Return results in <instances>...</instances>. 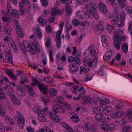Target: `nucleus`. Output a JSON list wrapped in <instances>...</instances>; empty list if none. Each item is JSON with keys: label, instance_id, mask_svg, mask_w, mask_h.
I'll use <instances>...</instances> for the list:
<instances>
[{"label": "nucleus", "instance_id": "3c124183", "mask_svg": "<svg viewBox=\"0 0 132 132\" xmlns=\"http://www.w3.org/2000/svg\"><path fill=\"white\" fill-rule=\"evenodd\" d=\"M40 99L44 103L45 105H46L47 104V103L50 102L48 98L43 96L40 97Z\"/></svg>", "mask_w": 132, "mask_h": 132}, {"label": "nucleus", "instance_id": "bf43d9fd", "mask_svg": "<svg viewBox=\"0 0 132 132\" xmlns=\"http://www.w3.org/2000/svg\"><path fill=\"white\" fill-rule=\"evenodd\" d=\"M108 129L109 131H111L113 130L114 128L115 125L113 123H109L108 124Z\"/></svg>", "mask_w": 132, "mask_h": 132}, {"label": "nucleus", "instance_id": "39448f33", "mask_svg": "<svg viewBox=\"0 0 132 132\" xmlns=\"http://www.w3.org/2000/svg\"><path fill=\"white\" fill-rule=\"evenodd\" d=\"M15 116L16 117L17 124L20 129H22L24 128L25 122L23 117L18 111H15Z\"/></svg>", "mask_w": 132, "mask_h": 132}, {"label": "nucleus", "instance_id": "ddd939ff", "mask_svg": "<svg viewBox=\"0 0 132 132\" xmlns=\"http://www.w3.org/2000/svg\"><path fill=\"white\" fill-rule=\"evenodd\" d=\"M84 14V11L79 10L75 12V15L78 19H87L88 17L87 15L84 16L83 15Z\"/></svg>", "mask_w": 132, "mask_h": 132}, {"label": "nucleus", "instance_id": "412c9836", "mask_svg": "<svg viewBox=\"0 0 132 132\" xmlns=\"http://www.w3.org/2000/svg\"><path fill=\"white\" fill-rule=\"evenodd\" d=\"M126 17V14L122 13L121 14L120 17V24H117V26L119 28H121L124 26L125 24L124 23Z\"/></svg>", "mask_w": 132, "mask_h": 132}, {"label": "nucleus", "instance_id": "0e129e2a", "mask_svg": "<svg viewBox=\"0 0 132 132\" xmlns=\"http://www.w3.org/2000/svg\"><path fill=\"white\" fill-rule=\"evenodd\" d=\"M91 98L88 96H85L84 98V101L86 103H89L91 101Z\"/></svg>", "mask_w": 132, "mask_h": 132}, {"label": "nucleus", "instance_id": "7ed1b4c3", "mask_svg": "<svg viewBox=\"0 0 132 132\" xmlns=\"http://www.w3.org/2000/svg\"><path fill=\"white\" fill-rule=\"evenodd\" d=\"M124 31L120 29H117L114 30V37L115 39L114 43L116 47L117 50L120 48V45L121 43V37L119 34H123Z\"/></svg>", "mask_w": 132, "mask_h": 132}, {"label": "nucleus", "instance_id": "37998d69", "mask_svg": "<svg viewBox=\"0 0 132 132\" xmlns=\"http://www.w3.org/2000/svg\"><path fill=\"white\" fill-rule=\"evenodd\" d=\"M10 13L13 16H15L17 18H18L20 16V15L19 13L15 9H13V11H12Z\"/></svg>", "mask_w": 132, "mask_h": 132}, {"label": "nucleus", "instance_id": "58836bf2", "mask_svg": "<svg viewBox=\"0 0 132 132\" xmlns=\"http://www.w3.org/2000/svg\"><path fill=\"white\" fill-rule=\"evenodd\" d=\"M63 100V98L62 97L58 96L54 98V101L55 103H60Z\"/></svg>", "mask_w": 132, "mask_h": 132}, {"label": "nucleus", "instance_id": "6ab92c4d", "mask_svg": "<svg viewBox=\"0 0 132 132\" xmlns=\"http://www.w3.org/2000/svg\"><path fill=\"white\" fill-rule=\"evenodd\" d=\"M98 8L100 11L104 13L107 12V10L105 6L101 2L98 3Z\"/></svg>", "mask_w": 132, "mask_h": 132}, {"label": "nucleus", "instance_id": "338daca9", "mask_svg": "<svg viewBox=\"0 0 132 132\" xmlns=\"http://www.w3.org/2000/svg\"><path fill=\"white\" fill-rule=\"evenodd\" d=\"M63 105L66 108L69 110L71 109V106L70 104L67 103H64Z\"/></svg>", "mask_w": 132, "mask_h": 132}, {"label": "nucleus", "instance_id": "e2e57ef3", "mask_svg": "<svg viewBox=\"0 0 132 132\" xmlns=\"http://www.w3.org/2000/svg\"><path fill=\"white\" fill-rule=\"evenodd\" d=\"M65 24L67 31H69L71 29L72 27V26L71 25H70L68 22H67L65 23Z\"/></svg>", "mask_w": 132, "mask_h": 132}, {"label": "nucleus", "instance_id": "774afa93", "mask_svg": "<svg viewBox=\"0 0 132 132\" xmlns=\"http://www.w3.org/2000/svg\"><path fill=\"white\" fill-rule=\"evenodd\" d=\"M126 10L127 12L129 14L132 13V7L131 6L127 7L126 8Z\"/></svg>", "mask_w": 132, "mask_h": 132}, {"label": "nucleus", "instance_id": "9d476101", "mask_svg": "<svg viewBox=\"0 0 132 132\" xmlns=\"http://www.w3.org/2000/svg\"><path fill=\"white\" fill-rule=\"evenodd\" d=\"M47 114L48 117L55 122L59 123L61 122V119L57 115L50 112H48Z\"/></svg>", "mask_w": 132, "mask_h": 132}, {"label": "nucleus", "instance_id": "f257e3e1", "mask_svg": "<svg viewBox=\"0 0 132 132\" xmlns=\"http://www.w3.org/2000/svg\"><path fill=\"white\" fill-rule=\"evenodd\" d=\"M97 58L95 57L93 59H90L89 58L84 59L83 62L84 65L85 66L84 68L82 66H81L80 68V74L84 71L85 73L88 72L90 68V67H95L97 64Z\"/></svg>", "mask_w": 132, "mask_h": 132}, {"label": "nucleus", "instance_id": "1a4fd4ad", "mask_svg": "<svg viewBox=\"0 0 132 132\" xmlns=\"http://www.w3.org/2000/svg\"><path fill=\"white\" fill-rule=\"evenodd\" d=\"M10 98L13 103L16 105L19 106L21 104V101L20 99L13 94L10 95Z\"/></svg>", "mask_w": 132, "mask_h": 132}, {"label": "nucleus", "instance_id": "0eeeda50", "mask_svg": "<svg viewBox=\"0 0 132 132\" xmlns=\"http://www.w3.org/2000/svg\"><path fill=\"white\" fill-rule=\"evenodd\" d=\"M1 13L2 16L3 21L7 23L10 22L11 19L9 16L7 12L5 10H2Z\"/></svg>", "mask_w": 132, "mask_h": 132}, {"label": "nucleus", "instance_id": "393cba45", "mask_svg": "<svg viewBox=\"0 0 132 132\" xmlns=\"http://www.w3.org/2000/svg\"><path fill=\"white\" fill-rule=\"evenodd\" d=\"M28 42H26L25 44H24L23 42V43H20V47L25 55L26 54V50H27V46L28 45Z\"/></svg>", "mask_w": 132, "mask_h": 132}, {"label": "nucleus", "instance_id": "20e7f679", "mask_svg": "<svg viewBox=\"0 0 132 132\" xmlns=\"http://www.w3.org/2000/svg\"><path fill=\"white\" fill-rule=\"evenodd\" d=\"M31 85L33 86L37 85L40 90L43 93L45 94H47L48 90L47 87L42 84H39L38 81L36 79H33L31 82Z\"/></svg>", "mask_w": 132, "mask_h": 132}, {"label": "nucleus", "instance_id": "2f4dec72", "mask_svg": "<svg viewBox=\"0 0 132 132\" xmlns=\"http://www.w3.org/2000/svg\"><path fill=\"white\" fill-rule=\"evenodd\" d=\"M37 21L42 26L45 25L47 23V20L43 19L41 17H39L38 18Z\"/></svg>", "mask_w": 132, "mask_h": 132}, {"label": "nucleus", "instance_id": "c85d7f7f", "mask_svg": "<svg viewBox=\"0 0 132 132\" xmlns=\"http://www.w3.org/2000/svg\"><path fill=\"white\" fill-rule=\"evenodd\" d=\"M93 47H94V45H90L89 46V48L90 50V53L92 56H95L97 54L96 51L92 48Z\"/></svg>", "mask_w": 132, "mask_h": 132}, {"label": "nucleus", "instance_id": "ea45409f", "mask_svg": "<svg viewBox=\"0 0 132 132\" xmlns=\"http://www.w3.org/2000/svg\"><path fill=\"white\" fill-rule=\"evenodd\" d=\"M57 92V90L53 88H52L50 89L49 92V94L51 97H53L56 95Z\"/></svg>", "mask_w": 132, "mask_h": 132}, {"label": "nucleus", "instance_id": "bb28decb", "mask_svg": "<svg viewBox=\"0 0 132 132\" xmlns=\"http://www.w3.org/2000/svg\"><path fill=\"white\" fill-rule=\"evenodd\" d=\"M71 72H75L77 71L78 70V68L77 66L75 64H72L69 66Z\"/></svg>", "mask_w": 132, "mask_h": 132}, {"label": "nucleus", "instance_id": "de8ad7c7", "mask_svg": "<svg viewBox=\"0 0 132 132\" xmlns=\"http://www.w3.org/2000/svg\"><path fill=\"white\" fill-rule=\"evenodd\" d=\"M72 8L71 6L66 7V12L67 15H70L71 14L72 12Z\"/></svg>", "mask_w": 132, "mask_h": 132}, {"label": "nucleus", "instance_id": "a878e982", "mask_svg": "<svg viewBox=\"0 0 132 132\" xmlns=\"http://www.w3.org/2000/svg\"><path fill=\"white\" fill-rule=\"evenodd\" d=\"M125 113L123 111H120L115 112L112 114L113 118H118L123 116Z\"/></svg>", "mask_w": 132, "mask_h": 132}, {"label": "nucleus", "instance_id": "f03ea898", "mask_svg": "<svg viewBox=\"0 0 132 132\" xmlns=\"http://www.w3.org/2000/svg\"><path fill=\"white\" fill-rule=\"evenodd\" d=\"M30 38H33L34 42L31 41L27 46V50L29 51L31 53L32 55L35 54L37 52L40 51V48L38 42L35 41L37 37L35 36L32 35L30 37Z\"/></svg>", "mask_w": 132, "mask_h": 132}, {"label": "nucleus", "instance_id": "a18cd8bd", "mask_svg": "<svg viewBox=\"0 0 132 132\" xmlns=\"http://www.w3.org/2000/svg\"><path fill=\"white\" fill-rule=\"evenodd\" d=\"M104 110H103V112L106 111L108 113L112 112L113 110V108L110 106H107L106 108H104Z\"/></svg>", "mask_w": 132, "mask_h": 132}, {"label": "nucleus", "instance_id": "7c9ffc66", "mask_svg": "<svg viewBox=\"0 0 132 132\" xmlns=\"http://www.w3.org/2000/svg\"><path fill=\"white\" fill-rule=\"evenodd\" d=\"M3 29L8 35H10L11 34V29L9 24L5 25L3 28Z\"/></svg>", "mask_w": 132, "mask_h": 132}, {"label": "nucleus", "instance_id": "dca6fc26", "mask_svg": "<svg viewBox=\"0 0 132 132\" xmlns=\"http://www.w3.org/2000/svg\"><path fill=\"white\" fill-rule=\"evenodd\" d=\"M50 12L52 15L55 16L56 15L61 14L62 11L57 8H51L50 9Z\"/></svg>", "mask_w": 132, "mask_h": 132}, {"label": "nucleus", "instance_id": "423d86ee", "mask_svg": "<svg viewBox=\"0 0 132 132\" xmlns=\"http://www.w3.org/2000/svg\"><path fill=\"white\" fill-rule=\"evenodd\" d=\"M95 7L96 5L95 4L89 2L85 4L84 10L86 9L87 12L91 14L96 10Z\"/></svg>", "mask_w": 132, "mask_h": 132}, {"label": "nucleus", "instance_id": "864d4df0", "mask_svg": "<svg viewBox=\"0 0 132 132\" xmlns=\"http://www.w3.org/2000/svg\"><path fill=\"white\" fill-rule=\"evenodd\" d=\"M49 53L50 60L51 62H52L54 61L52 51L51 50H50L49 51Z\"/></svg>", "mask_w": 132, "mask_h": 132}, {"label": "nucleus", "instance_id": "79ce46f5", "mask_svg": "<svg viewBox=\"0 0 132 132\" xmlns=\"http://www.w3.org/2000/svg\"><path fill=\"white\" fill-rule=\"evenodd\" d=\"M16 30L17 34L18 36L21 38L23 37V33L22 29L21 28H20L16 29Z\"/></svg>", "mask_w": 132, "mask_h": 132}, {"label": "nucleus", "instance_id": "c03bdc74", "mask_svg": "<svg viewBox=\"0 0 132 132\" xmlns=\"http://www.w3.org/2000/svg\"><path fill=\"white\" fill-rule=\"evenodd\" d=\"M44 80L48 84L52 83L53 80L51 77L50 76H47L44 78Z\"/></svg>", "mask_w": 132, "mask_h": 132}, {"label": "nucleus", "instance_id": "a211bd4d", "mask_svg": "<svg viewBox=\"0 0 132 132\" xmlns=\"http://www.w3.org/2000/svg\"><path fill=\"white\" fill-rule=\"evenodd\" d=\"M76 132H88V131L85 128L76 125L74 127Z\"/></svg>", "mask_w": 132, "mask_h": 132}, {"label": "nucleus", "instance_id": "72a5a7b5", "mask_svg": "<svg viewBox=\"0 0 132 132\" xmlns=\"http://www.w3.org/2000/svg\"><path fill=\"white\" fill-rule=\"evenodd\" d=\"M112 56V53L111 52H109L106 53L104 55L103 58L105 61L108 60L111 58Z\"/></svg>", "mask_w": 132, "mask_h": 132}, {"label": "nucleus", "instance_id": "e433bc0d", "mask_svg": "<svg viewBox=\"0 0 132 132\" xmlns=\"http://www.w3.org/2000/svg\"><path fill=\"white\" fill-rule=\"evenodd\" d=\"M62 125L63 127L68 130L69 132H74L72 128H71L65 122L62 123Z\"/></svg>", "mask_w": 132, "mask_h": 132}, {"label": "nucleus", "instance_id": "4c0bfd02", "mask_svg": "<svg viewBox=\"0 0 132 132\" xmlns=\"http://www.w3.org/2000/svg\"><path fill=\"white\" fill-rule=\"evenodd\" d=\"M89 22L86 20L83 22L82 23H80L79 24V26H81L86 29L88 28L89 27Z\"/></svg>", "mask_w": 132, "mask_h": 132}, {"label": "nucleus", "instance_id": "603ef678", "mask_svg": "<svg viewBox=\"0 0 132 132\" xmlns=\"http://www.w3.org/2000/svg\"><path fill=\"white\" fill-rule=\"evenodd\" d=\"M105 122H108L112 119L113 118V116H112V114L111 115L108 116L107 114H105Z\"/></svg>", "mask_w": 132, "mask_h": 132}, {"label": "nucleus", "instance_id": "c9c22d12", "mask_svg": "<svg viewBox=\"0 0 132 132\" xmlns=\"http://www.w3.org/2000/svg\"><path fill=\"white\" fill-rule=\"evenodd\" d=\"M128 46L127 43L122 44L121 47V50L125 53H127L128 52Z\"/></svg>", "mask_w": 132, "mask_h": 132}, {"label": "nucleus", "instance_id": "473e14b6", "mask_svg": "<svg viewBox=\"0 0 132 132\" xmlns=\"http://www.w3.org/2000/svg\"><path fill=\"white\" fill-rule=\"evenodd\" d=\"M126 114L128 117L129 122H132V110H129L127 111Z\"/></svg>", "mask_w": 132, "mask_h": 132}, {"label": "nucleus", "instance_id": "69168bd1", "mask_svg": "<svg viewBox=\"0 0 132 132\" xmlns=\"http://www.w3.org/2000/svg\"><path fill=\"white\" fill-rule=\"evenodd\" d=\"M98 98L95 97H94L91 100V103L94 104L98 102Z\"/></svg>", "mask_w": 132, "mask_h": 132}, {"label": "nucleus", "instance_id": "49530a36", "mask_svg": "<svg viewBox=\"0 0 132 132\" xmlns=\"http://www.w3.org/2000/svg\"><path fill=\"white\" fill-rule=\"evenodd\" d=\"M131 127L128 126H125L122 128V132H129Z\"/></svg>", "mask_w": 132, "mask_h": 132}, {"label": "nucleus", "instance_id": "6e6552de", "mask_svg": "<svg viewBox=\"0 0 132 132\" xmlns=\"http://www.w3.org/2000/svg\"><path fill=\"white\" fill-rule=\"evenodd\" d=\"M53 111L55 113H62L65 111V108L59 104H56L53 105L52 107Z\"/></svg>", "mask_w": 132, "mask_h": 132}, {"label": "nucleus", "instance_id": "2eb2a0df", "mask_svg": "<svg viewBox=\"0 0 132 132\" xmlns=\"http://www.w3.org/2000/svg\"><path fill=\"white\" fill-rule=\"evenodd\" d=\"M36 35L35 34L34 35L35 36L37 37L35 41H37L38 42L39 41V40H40L42 38V34L41 32V31L38 26H36Z\"/></svg>", "mask_w": 132, "mask_h": 132}, {"label": "nucleus", "instance_id": "052dcab7", "mask_svg": "<svg viewBox=\"0 0 132 132\" xmlns=\"http://www.w3.org/2000/svg\"><path fill=\"white\" fill-rule=\"evenodd\" d=\"M45 29L47 32L50 33L52 31V29L51 28V25H48L46 26L45 27Z\"/></svg>", "mask_w": 132, "mask_h": 132}, {"label": "nucleus", "instance_id": "09e8293b", "mask_svg": "<svg viewBox=\"0 0 132 132\" xmlns=\"http://www.w3.org/2000/svg\"><path fill=\"white\" fill-rule=\"evenodd\" d=\"M106 28L108 32L110 33L111 32L112 30H113L115 29L114 26L109 24H107L106 25Z\"/></svg>", "mask_w": 132, "mask_h": 132}, {"label": "nucleus", "instance_id": "c756f323", "mask_svg": "<svg viewBox=\"0 0 132 132\" xmlns=\"http://www.w3.org/2000/svg\"><path fill=\"white\" fill-rule=\"evenodd\" d=\"M5 120L7 124L13 125L14 124V122L12 119L10 117H6L5 118Z\"/></svg>", "mask_w": 132, "mask_h": 132}, {"label": "nucleus", "instance_id": "6e6d98bb", "mask_svg": "<svg viewBox=\"0 0 132 132\" xmlns=\"http://www.w3.org/2000/svg\"><path fill=\"white\" fill-rule=\"evenodd\" d=\"M5 60L8 62L12 63L13 61L12 56L6 55Z\"/></svg>", "mask_w": 132, "mask_h": 132}, {"label": "nucleus", "instance_id": "9b49d317", "mask_svg": "<svg viewBox=\"0 0 132 132\" xmlns=\"http://www.w3.org/2000/svg\"><path fill=\"white\" fill-rule=\"evenodd\" d=\"M62 29H60L56 32V35L55 38V40L56 42V45L58 47L60 46L61 42V35L62 31Z\"/></svg>", "mask_w": 132, "mask_h": 132}, {"label": "nucleus", "instance_id": "5fc2aeb1", "mask_svg": "<svg viewBox=\"0 0 132 132\" xmlns=\"http://www.w3.org/2000/svg\"><path fill=\"white\" fill-rule=\"evenodd\" d=\"M13 22L14 27L16 30L20 28H21L18 22L16 20H14Z\"/></svg>", "mask_w": 132, "mask_h": 132}, {"label": "nucleus", "instance_id": "680f3d73", "mask_svg": "<svg viewBox=\"0 0 132 132\" xmlns=\"http://www.w3.org/2000/svg\"><path fill=\"white\" fill-rule=\"evenodd\" d=\"M72 23L75 26H76L80 24V23L79 21L76 19H73L72 20Z\"/></svg>", "mask_w": 132, "mask_h": 132}, {"label": "nucleus", "instance_id": "13d9d810", "mask_svg": "<svg viewBox=\"0 0 132 132\" xmlns=\"http://www.w3.org/2000/svg\"><path fill=\"white\" fill-rule=\"evenodd\" d=\"M78 88V86H74L71 88V90L72 92L74 93L75 94H76L77 93V90Z\"/></svg>", "mask_w": 132, "mask_h": 132}, {"label": "nucleus", "instance_id": "aec40b11", "mask_svg": "<svg viewBox=\"0 0 132 132\" xmlns=\"http://www.w3.org/2000/svg\"><path fill=\"white\" fill-rule=\"evenodd\" d=\"M38 120L42 122H45L47 120V118L44 113L42 111L38 114Z\"/></svg>", "mask_w": 132, "mask_h": 132}, {"label": "nucleus", "instance_id": "f3484780", "mask_svg": "<svg viewBox=\"0 0 132 132\" xmlns=\"http://www.w3.org/2000/svg\"><path fill=\"white\" fill-rule=\"evenodd\" d=\"M95 118L97 121L101 122H105V121L106 120L105 114L103 115L101 114H98L96 115Z\"/></svg>", "mask_w": 132, "mask_h": 132}, {"label": "nucleus", "instance_id": "8fccbe9b", "mask_svg": "<svg viewBox=\"0 0 132 132\" xmlns=\"http://www.w3.org/2000/svg\"><path fill=\"white\" fill-rule=\"evenodd\" d=\"M22 4L20 3H19V5L20 7V9L19 11L21 15H23L25 13L24 7L22 5H21Z\"/></svg>", "mask_w": 132, "mask_h": 132}, {"label": "nucleus", "instance_id": "5701e85b", "mask_svg": "<svg viewBox=\"0 0 132 132\" xmlns=\"http://www.w3.org/2000/svg\"><path fill=\"white\" fill-rule=\"evenodd\" d=\"M101 39L103 44V46L105 48L108 47V41L105 36L104 35H102Z\"/></svg>", "mask_w": 132, "mask_h": 132}, {"label": "nucleus", "instance_id": "a19ab883", "mask_svg": "<svg viewBox=\"0 0 132 132\" xmlns=\"http://www.w3.org/2000/svg\"><path fill=\"white\" fill-rule=\"evenodd\" d=\"M100 127L101 128L103 129V130L104 131H106L107 132H108L109 131V129H108V124H102L100 125Z\"/></svg>", "mask_w": 132, "mask_h": 132}, {"label": "nucleus", "instance_id": "4d7b16f0", "mask_svg": "<svg viewBox=\"0 0 132 132\" xmlns=\"http://www.w3.org/2000/svg\"><path fill=\"white\" fill-rule=\"evenodd\" d=\"M51 41V38H48L45 43V45L48 48L50 45Z\"/></svg>", "mask_w": 132, "mask_h": 132}, {"label": "nucleus", "instance_id": "4468645a", "mask_svg": "<svg viewBox=\"0 0 132 132\" xmlns=\"http://www.w3.org/2000/svg\"><path fill=\"white\" fill-rule=\"evenodd\" d=\"M16 87L17 89L16 90V91L19 96L23 97L26 95V91L24 88L21 86L18 87L16 86Z\"/></svg>", "mask_w": 132, "mask_h": 132}, {"label": "nucleus", "instance_id": "f8f14e48", "mask_svg": "<svg viewBox=\"0 0 132 132\" xmlns=\"http://www.w3.org/2000/svg\"><path fill=\"white\" fill-rule=\"evenodd\" d=\"M70 117V120L73 122L76 123L79 121L80 119L78 116L73 112H71Z\"/></svg>", "mask_w": 132, "mask_h": 132}, {"label": "nucleus", "instance_id": "f704fd0d", "mask_svg": "<svg viewBox=\"0 0 132 132\" xmlns=\"http://www.w3.org/2000/svg\"><path fill=\"white\" fill-rule=\"evenodd\" d=\"M113 20L111 21L112 24L114 25L117 24L118 22L119 18L117 14H115L113 18Z\"/></svg>", "mask_w": 132, "mask_h": 132}, {"label": "nucleus", "instance_id": "cd10ccee", "mask_svg": "<svg viewBox=\"0 0 132 132\" xmlns=\"http://www.w3.org/2000/svg\"><path fill=\"white\" fill-rule=\"evenodd\" d=\"M109 103V100L107 98H104L99 103V105L101 106L106 105Z\"/></svg>", "mask_w": 132, "mask_h": 132}, {"label": "nucleus", "instance_id": "b1692460", "mask_svg": "<svg viewBox=\"0 0 132 132\" xmlns=\"http://www.w3.org/2000/svg\"><path fill=\"white\" fill-rule=\"evenodd\" d=\"M8 44L12 48V50L15 53H16L18 51L17 48L15 45L14 41L12 40H10L8 42Z\"/></svg>", "mask_w": 132, "mask_h": 132}, {"label": "nucleus", "instance_id": "4be33fe9", "mask_svg": "<svg viewBox=\"0 0 132 132\" xmlns=\"http://www.w3.org/2000/svg\"><path fill=\"white\" fill-rule=\"evenodd\" d=\"M103 110H104V108L101 106L94 107L92 109V111L95 113L103 112Z\"/></svg>", "mask_w": 132, "mask_h": 132}]
</instances>
